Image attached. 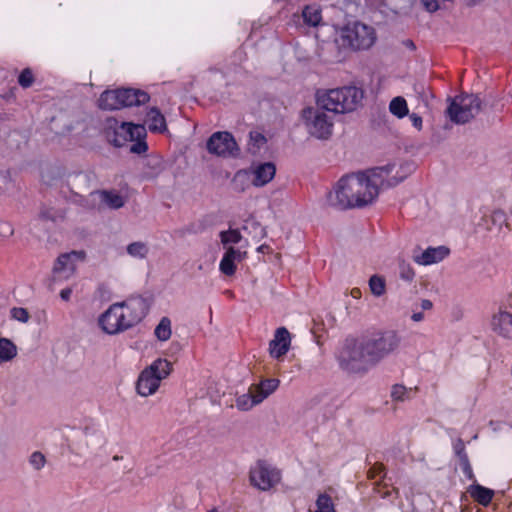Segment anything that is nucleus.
Instances as JSON below:
<instances>
[{"label":"nucleus","mask_w":512,"mask_h":512,"mask_svg":"<svg viewBox=\"0 0 512 512\" xmlns=\"http://www.w3.org/2000/svg\"><path fill=\"white\" fill-rule=\"evenodd\" d=\"M449 254L450 250L446 246L428 247L424 250L415 249L412 259L420 266H429L443 261Z\"/></svg>","instance_id":"nucleus-19"},{"label":"nucleus","mask_w":512,"mask_h":512,"mask_svg":"<svg viewBox=\"0 0 512 512\" xmlns=\"http://www.w3.org/2000/svg\"><path fill=\"white\" fill-rule=\"evenodd\" d=\"M18 354L17 346L8 338H0V365L11 362Z\"/></svg>","instance_id":"nucleus-23"},{"label":"nucleus","mask_w":512,"mask_h":512,"mask_svg":"<svg viewBox=\"0 0 512 512\" xmlns=\"http://www.w3.org/2000/svg\"><path fill=\"white\" fill-rule=\"evenodd\" d=\"M207 512H219L216 508H212L210 510H208Z\"/></svg>","instance_id":"nucleus-45"},{"label":"nucleus","mask_w":512,"mask_h":512,"mask_svg":"<svg viewBox=\"0 0 512 512\" xmlns=\"http://www.w3.org/2000/svg\"><path fill=\"white\" fill-rule=\"evenodd\" d=\"M411 319L413 322H421L424 320V313L423 312H414L412 315H411Z\"/></svg>","instance_id":"nucleus-41"},{"label":"nucleus","mask_w":512,"mask_h":512,"mask_svg":"<svg viewBox=\"0 0 512 512\" xmlns=\"http://www.w3.org/2000/svg\"><path fill=\"white\" fill-rule=\"evenodd\" d=\"M291 347V335L285 327L277 328L269 342V355L276 360H282Z\"/></svg>","instance_id":"nucleus-21"},{"label":"nucleus","mask_w":512,"mask_h":512,"mask_svg":"<svg viewBox=\"0 0 512 512\" xmlns=\"http://www.w3.org/2000/svg\"><path fill=\"white\" fill-rule=\"evenodd\" d=\"M250 139L258 147H260L262 144H264L266 142V139L260 133H252L250 135Z\"/></svg>","instance_id":"nucleus-39"},{"label":"nucleus","mask_w":512,"mask_h":512,"mask_svg":"<svg viewBox=\"0 0 512 512\" xmlns=\"http://www.w3.org/2000/svg\"><path fill=\"white\" fill-rule=\"evenodd\" d=\"M279 385L280 380L277 378H264L258 383L251 384L246 393L237 396L236 407L241 411L251 410L270 397Z\"/></svg>","instance_id":"nucleus-9"},{"label":"nucleus","mask_w":512,"mask_h":512,"mask_svg":"<svg viewBox=\"0 0 512 512\" xmlns=\"http://www.w3.org/2000/svg\"><path fill=\"white\" fill-rule=\"evenodd\" d=\"M373 169L340 178L328 193V202L340 208H362L373 204L381 187Z\"/></svg>","instance_id":"nucleus-2"},{"label":"nucleus","mask_w":512,"mask_h":512,"mask_svg":"<svg viewBox=\"0 0 512 512\" xmlns=\"http://www.w3.org/2000/svg\"><path fill=\"white\" fill-rule=\"evenodd\" d=\"M172 363L164 358H157L141 371L136 383V391L141 397L154 395L161 382L172 372Z\"/></svg>","instance_id":"nucleus-7"},{"label":"nucleus","mask_w":512,"mask_h":512,"mask_svg":"<svg viewBox=\"0 0 512 512\" xmlns=\"http://www.w3.org/2000/svg\"><path fill=\"white\" fill-rule=\"evenodd\" d=\"M11 316L14 320L26 323L29 320V313L26 309L18 307L11 310Z\"/></svg>","instance_id":"nucleus-36"},{"label":"nucleus","mask_w":512,"mask_h":512,"mask_svg":"<svg viewBox=\"0 0 512 512\" xmlns=\"http://www.w3.org/2000/svg\"><path fill=\"white\" fill-rule=\"evenodd\" d=\"M363 99L364 91L357 86H343L317 94V104L335 114L354 112L361 106Z\"/></svg>","instance_id":"nucleus-4"},{"label":"nucleus","mask_w":512,"mask_h":512,"mask_svg":"<svg viewBox=\"0 0 512 512\" xmlns=\"http://www.w3.org/2000/svg\"><path fill=\"white\" fill-rule=\"evenodd\" d=\"M276 174V167L272 162L257 163L250 167L249 170H240L235 174L234 183L244 189L247 181L255 187H263L270 183Z\"/></svg>","instance_id":"nucleus-12"},{"label":"nucleus","mask_w":512,"mask_h":512,"mask_svg":"<svg viewBox=\"0 0 512 512\" xmlns=\"http://www.w3.org/2000/svg\"><path fill=\"white\" fill-rule=\"evenodd\" d=\"M206 148L210 154L224 158L236 156L239 151L234 137L226 131L213 133L207 141Z\"/></svg>","instance_id":"nucleus-15"},{"label":"nucleus","mask_w":512,"mask_h":512,"mask_svg":"<svg viewBox=\"0 0 512 512\" xmlns=\"http://www.w3.org/2000/svg\"><path fill=\"white\" fill-rule=\"evenodd\" d=\"M145 123L151 132L162 133L167 129L165 117L156 108L147 112Z\"/></svg>","instance_id":"nucleus-22"},{"label":"nucleus","mask_w":512,"mask_h":512,"mask_svg":"<svg viewBox=\"0 0 512 512\" xmlns=\"http://www.w3.org/2000/svg\"><path fill=\"white\" fill-rule=\"evenodd\" d=\"M149 246L146 242L143 241H135L127 245L126 252L127 254L138 260L145 259L149 254Z\"/></svg>","instance_id":"nucleus-26"},{"label":"nucleus","mask_w":512,"mask_h":512,"mask_svg":"<svg viewBox=\"0 0 512 512\" xmlns=\"http://www.w3.org/2000/svg\"><path fill=\"white\" fill-rule=\"evenodd\" d=\"M302 120L307 132L317 139H327L331 136L334 122L324 108L318 104L308 107L302 112Z\"/></svg>","instance_id":"nucleus-10"},{"label":"nucleus","mask_w":512,"mask_h":512,"mask_svg":"<svg viewBox=\"0 0 512 512\" xmlns=\"http://www.w3.org/2000/svg\"><path fill=\"white\" fill-rule=\"evenodd\" d=\"M310 512H336L332 498L326 493L319 494Z\"/></svg>","instance_id":"nucleus-29"},{"label":"nucleus","mask_w":512,"mask_h":512,"mask_svg":"<svg viewBox=\"0 0 512 512\" xmlns=\"http://www.w3.org/2000/svg\"><path fill=\"white\" fill-rule=\"evenodd\" d=\"M414 169L413 163L403 162L377 167L373 171L379 176V184L382 189L398 185L412 174Z\"/></svg>","instance_id":"nucleus-14"},{"label":"nucleus","mask_w":512,"mask_h":512,"mask_svg":"<svg viewBox=\"0 0 512 512\" xmlns=\"http://www.w3.org/2000/svg\"><path fill=\"white\" fill-rule=\"evenodd\" d=\"M422 4L428 12H435L439 9L438 0H422Z\"/></svg>","instance_id":"nucleus-37"},{"label":"nucleus","mask_w":512,"mask_h":512,"mask_svg":"<svg viewBox=\"0 0 512 512\" xmlns=\"http://www.w3.org/2000/svg\"><path fill=\"white\" fill-rule=\"evenodd\" d=\"M29 463L34 469L40 470L44 467L46 459L41 452L36 451L31 454L29 458Z\"/></svg>","instance_id":"nucleus-35"},{"label":"nucleus","mask_w":512,"mask_h":512,"mask_svg":"<svg viewBox=\"0 0 512 512\" xmlns=\"http://www.w3.org/2000/svg\"><path fill=\"white\" fill-rule=\"evenodd\" d=\"M374 29L360 22H351L336 29L335 42L341 48L367 49L375 42Z\"/></svg>","instance_id":"nucleus-6"},{"label":"nucleus","mask_w":512,"mask_h":512,"mask_svg":"<svg viewBox=\"0 0 512 512\" xmlns=\"http://www.w3.org/2000/svg\"><path fill=\"white\" fill-rule=\"evenodd\" d=\"M409 119H410L413 127H415L418 131L422 130V126H423L422 117H420L419 115H417L415 113H412L409 115Z\"/></svg>","instance_id":"nucleus-38"},{"label":"nucleus","mask_w":512,"mask_h":512,"mask_svg":"<svg viewBox=\"0 0 512 512\" xmlns=\"http://www.w3.org/2000/svg\"><path fill=\"white\" fill-rule=\"evenodd\" d=\"M84 251H71L57 257L53 265V276L55 279L68 280L76 272L79 263L85 260Z\"/></svg>","instance_id":"nucleus-16"},{"label":"nucleus","mask_w":512,"mask_h":512,"mask_svg":"<svg viewBox=\"0 0 512 512\" xmlns=\"http://www.w3.org/2000/svg\"><path fill=\"white\" fill-rule=\"evenodd\" d=\"M5 232H6V235L12 234V229H11V227L9 225L6 226V231Z\"/></svg>","instance_id":"nucleus-44"},{"label":"nucleus","mask_w":512,"mask_h":512,"mask_svg":"<svg viewBox=\"0 0 512 512\" xmlns=\"http://www.w3.org/2000/svg\"><path fill=\"white\" fill-rule=\"evenodd\" d=\"M481 108V102L476 95H459L455 97L448 106L449 118L457 123L463 124L475 117Z\"/></svg>","instance_id":"nucleus-11"},{"label":"nucleus","mask_w":512,"mask_h":512,"mask_svg":"<svg viewBox=\"0 0 512 512\" xmlns=\"http://www.w3.org/2000/svg\"><path fill=\"white\" fill-rule=\"evenodd\" d=\"M247 256L245 247H232L229 246L219 263V270L226 276H233L237 270V265L242 262Z\"/></svg>","instance_id":"nucleus-20"},{"label":"nucleus","mask_w":512,"mask_h":512,"mask_svg":"<svg viewBox=\"0 0 512 512\" xmlns=\"http://www.w3.org/2000/svg\"><path fill=\"white\" fill-rule=\"evenodd\" d=\"M106 135L108 140L117 147H123L132 142L130 150L133 153L141 154L147 150V144L144 141L146 129L143 125L119 122L111 118L107 120Z\"/></svg>","instance_id":"nucleus-5"},{"label":"nucleus","mask_w":512,"mask_h":512,"mask_svg":"<svg viewBox=\"0 0 512 512\" xmlns=\"http://www.w3.org/2000/svg\"><path fill=\"white\" fill-rule=\"evenodd\" d=\"M400 343L401 336L397 331L378 330L358 342L346 344L340 352V362L350 371H367L393 354Z\"/></svg>","instance_id":"nucleus-1"},{"label":"nucleus","mask_w":512,"mask_h":512,"mask_svg":"<svg viewBox=\"0 0 512 512\" xmlns=\"http://www.w3.org/2000/svg\"><path fill=\"white\" fill-rule=\"evenodd\" d=\"M219 238L223 248L227 250L229 246L234 247V245L240 243L242 235L238 229L229 228L228 230L221 231Z\"/></svg>","instance_id":"nucleus-27"},{"label":"nucleus","mask_w":512,"mask_h":512,"mask_svg":"<svg viewBox=\"0 0 512 512\" xmlns=\"http://www.w3.org/2000/svg\"><path fill=\"white\" fill-rule=\"evenodd\" d=\"M34 82V75L29 68L24 69L18 78V83L23 88L30 87Z\"/></svg>","instance_id":"nucleus-34"},{"label":"nucleus","mask_w":512,"mask_h":512,"mask_svg":"<svg viewBox=\"0 0 512 512\" xmlns=\"http://www.w3.org/2000/svg\"><path fill=\"white\" fill-rule=\"evenodd\" d=\"M490 329L495 337L512 344V313L499 308L491 317Z\"/></svg>","instance_id":"nucleus-17"},{"label":"nucleus","mask_w":512,"mask_h":512,"mask_svg":"<svg viewBox=\"0 0 512 512\" xmlns=\"http://www.w3.org/2000/svg\"><path fill=\"white\" fill-rule=\"evenodd\" d=\"M148 99V94L140 90H106L101 94L98 100V106L104 110H116L126 106L144 104L148 101Z\"/></svg>","instance_id":"nucleus-8"},{"label":"nucleus","mask_w":512,"mask_h":512,"mask_svg":"<svg viewBox=\"0 0 512 512\" xmlns=\"http://www.w3.org/2000/svg\"><path fill=\"white\" fill-rule=\"evenodd\" d=\"M411 390L403 385L395 384L391 388V398L394 401L404 402L410 398Z\"/></svg>","instance_id":"nucleus-32"},{"label":"nucleus","mask_w":512,"mask_h":512,"mask_svg":"<svg viewBox=\"0 0 512 512\" xmlns=\"http://www.w3.org/2000/svg\"><path fill=\"white\" fill-rule=\"evenodd\" d=\"M389 112L398 119H402L409 115L407 101L402 96H396L389 103Z\"/></svg>","instance_id":"nucleus-24"},{"label":"nucleus","mask_w":512,"mask_h":512,"mask_svg":"<svg viewBox=\"0 0 512 512\" xmlns=\"http://www.w3.org/2000/svg\"><path fill=\"white\" fill-rule=\"evenodd\" d=\"M249 480L253 487L261 491H268L280 482L281 473L276 467L259 461L251 467Z\"/></svg>","instance_id":"nucleus-13"},{"label":"nucleus","mask_w":512,"mask_h":512,"mask_svg":"<svg viewBox=\"0 0 512 512\" xmlns=\"http://www.w3.org/2000/svg\"><path fill=\"white\" fill-rule=\"evenodd\" d=\"M470 495L480 504L488 505L494 495L493 490L483 487L481 485H473L469 488Z\"/></svg>","instance_id":"nucleus-25"},{"label":"nucleus","mask_w":512,"mask_h":512,"mask_svg":"<svg viewBox=\"0 0 512 512\" xmlns=\"http://www.w3.org/2000/svg\"><path fill=\"white\" fill-rule=\"evenodd\" d=\"M369 288L371 293L376 297L384 295L386 291L385 279L379 275L371 276L369 279Z\"/></svg>","instance_id":"nucleus-31"},{"label":"nucleus","mask_w":512,"mask_h":512,"mask_svg":"<svg viewBox=\"0 0 512 512\" xmlns=\"http://www.w3.org/2000/svg\"><path fill=\"white\" fill-rule=\"evenodd\" d=\"M72 292H73L72 288H70V287L64 288L60 291V298L63 301L67 302L71 299Z\"/></svg>","instance_id":"nucleus-40"},{"label":"nucleus","mask_w":512,"mask_h":512,"mask_svg":"<svg viewBox=\"0 0 512 512\" xmlns=\"http://www.w3.org/2000/svg\"><path fill=\"white\" fill-rule=\"evenodd\" d=\"M154 334L160 341L169 340L172 335L171 320L168 317L161 318L154 330Z\"/></svg>","instance_id":"nucleus-30"},{"label":"nucleus","mask_w":512,"mask_h":512,"mask_svg":"<svg viewBox=\"0 0 512 512\" xmlns=\"http://www.w3.org/2000/svg\"><path fill=\"white\" fill-rule=\"evenodd\" d=\"M268 249H269V247H268V246H266V245H261V246H259V247H258L257 251H258V252H260V253H264V252H266V250H268Z\"/></svg>","instance_id":"nucleus-43"},{"label":"nucleus","mask_w":512,"mask_h":512,"mask_svg":"<svg viewBox=\"0 0 512 512\" xmlns=\"http://www.w3.org/2000/svg\"><path fill=\"white\" fill-rule=\"evenodd\" d=\"M399 276L406 282H412L415 277V270L410 263L406 261H400L399 265Z\"/></svg>","instance_id":"nucleus-33"},{"label":"nucleus","mask_w":512,"mask_h":512,"mask_svg":"<svg viewBox=\"0 0 512 512\" xmlns=\"http://www.w3.org/2000/svg\"><path fill=\"white\" fill-rule=\"evenodd\" d=\"M149 312L143 297H131L111 304L98 318L100 329L108 335L122 333L140 323Z\"/></svg>","instance_id":"nucleus-3"},{"label":"nucleus","mask_w":512,"mask_h":512,"mask_svg":"<svg viewBox=\"0 0 512 512\" xmlns=\"http://www.w3.org/2000/svg\"><path fill=\"white\" fill-rule=\"evenodd\" d=\"M89 197L91 204L98 208L118 209L126 202L125 196L116 190L95 191Z\"/></svg>","instance_id":"nucleus-18"},{"label":"nucleus","mask_w":512,"mask_h":512,"mask_svg":"<svg viewBox=\"0 0 512 512\" xmlns=\"http://www.w3.org/2000/svg\"><path fill=\"white\" fill-rule=\"evenodd\" d=\"M432 307H433V304H432V302H431L430 300H428V299H423V300L421 301V308H422L423 310H430Z\"/></svg>","instance_id":"nucleus-42"},{"label":"nucleus","mask_w":512,"mask_h":512,"mask_svg":"<svg viewBox=\"0 0 512 512\" xmlns=\"http://www.w3.org/2000/svg\"><path fill=\"white\" fill-rule=\"evenodd\" d=\"M304 22L309 26H318L322 21L320 9L315 5L306 6L302 12Z\"/></svg>","instance_id":"nucleus-28"}]
</instances>
